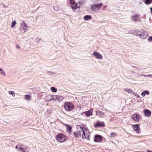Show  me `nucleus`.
Returning <instances> with one entry per match:
<instances>
[{
	"label": "nucleus",
	"instance_id": "1",
	"mask_svg": "<svg viewBox=\"0 0 152 152\" xmlns=\"http://www.w3.org/2000/svg\"><path fill=\"white\" fill-rule=\"evenodd\" d=\"M20 27L19 31L21 34H23L27 31L28 26L27 24L24 21L20 23Z\"/></svg>",
	"mask_w": 152,
	"mask_h": 152
},
{
	"label": "nucleus",
	"instance_id": "2",
	"mask_svg": "<svg viewBox=\"0 0 152 152\" xmlns=\"http://www.w3.org/2000/svg\"><path fill=\"white\" fill-rule=\"evenodd\" d=\"M64 107L65 109L67 111L72 110L74 108L73 105L69 102H65L64 104Z\"/></svg>",
	"mask_w": 152,
	"mask_h": 152
},
{
	"label": "nucleus",
	"instance_id": "3",
	"mask_svg": "<svg viewBox=\"0 0 152 152\" xmlns=\"http://www.w3.org/2000/svg\"><path fill=\"white\" fill-rule=\"evenodd\" d=\"M56 140L59 142H65L66 140L65 136L62 134H58L56 137Z\"/></svg>",
	"mask_w": 152,
	"mask_h": 152
},
{
	"label": "nucleus",
	"instance_id": "4",
	"mask_svg": "<svg viewBox=\"0 0 152 152\" xmlns=\"http://www.w3.org/2000/svg\"><path fill=\"white\" fill-rule=\"evenodd\" d=\"M102 3L99 4H94L91 7V9L93 11L96 12L102 7Z\"/></svg>",
	"mask_w": 152,
	"mask_h": 152
},
{
	"label": "nucleus",
	"instance_id": "5",
	"mask_svg": "<svg viewBox=\"0 0 152 152\" xmlns=\"http://www.w3.org/2000/svg\"><path fill=\"white\" fill-rule=\"evenodd\" d=\"M84 131H82V129L81 131H77V132H74V135L75 137L77 138H79L80 137H82V135L84 133Z\"/></svg>",
	"mask_w": 152,
	"mask_h": 152
},
{
	"label": "nucleus",
	"instance_id": "6",
	"mask_svg": "<svg viewBox=\"0 0 152 152\" xmlns=\"http://www.w3.org/2000/svg\"><path fill=\"white\" fill-rule=\"evenodd\" d=\"M132 118L134 121L138 122L140 118V115L138 114L134 113L132 115Z\"/></svg>",
	"mask_w": 152,
	"mask_h": 152
},
{
	"label": "nucleus",
	"instance_id": "7",
	"mask_svg": "<svg viewBox=\"0 0 152 152\" xmlns=\"http://www.w3.org/2000/svg\"><path fill=\"white\" fill-rule=\"evenodd\" d=\"M148 37L147 33L145 31L142 30L140 37L142 39H146Z\"/></svg>",
	"mask_w": 152,
	"mask_h": 152
},
{
	"label": "nucleus",
	"instance_id": "8",
	"mask_svg": "<svg viewBox=\"0 0 152 152\" xmlns=\"http://www.w3.org/2000/svg\"><path fill=\"white\" fill-rule=\"evenodd\" d=\"M102 139V137L101 135L96 134L95 136L94 140L95 142H99L101 141Z\"/></svg>",
	"mask_w": 152,
	"mask_h": 152
},
{
	"label": "nucleus",
	"instance_id": "9",
	"mask_svg": "<svg viewBox=\"0 0 152 152\" xmlns=\"http://www.w3.org/2000/svg\"><path fill=\"white\" fill-rule=\"evenodd\" d=\"M93 55L95 57V58H97L99 59H102V56L101 54L98 53L96 52H95L93 53Z\"/></svg>",
	"mask_w": 152,
	"mask_h": 152
},
{
	"label": "nucleus",
	"instance_id": "10",
	"mask_svg": "<svg viewBox=\"0 0 152 152\" xmlns=\"http://www.w3.org/2000/svg\"><path fill=\"white\" fill-rule=\"evenodd\" d=\"M133 128L137 133H140V128H139V125L138 124L134 125L133 126Z\"/></svg>",
	"mask_w": 152,
	"mask_h": 152
},
{
	"label": "nucleus",
	"instance_id": "11",
	"mask_svg": "<svg viewBox=\"0 0 152 152\" xmlns=\"http://www.w3.org/2000/svg\"><path fill=\"white\" fill-rule=\"evenodd\" d=\"M96 112V115H98V116L100 117H102L105 115V114L103 112L97 110Z\"/></svg>",
	"mask_w": 152,
	"mask_h": 152
},
{
	"label": "nucleus",
	"instance_id": "12",
	"mask_svg": "<svg viewBox=\"0 0 152 152\" xmlns=\"http://www.w3.org/2000/svg\"><path fill=\"white\" fill-rule=\"evenodd\" d=\"M144 112L145 116L147 117L150 116L151 114V112L147 109L145 110Z\"/></svg>",
	"mask_w": 152,
	"mask_h": 152
},
{
	"label": "nucleus",
	"instance_id": "13",
	"mask_svg": "<svg viewBox=\"0 0 152 152\" xmlns=\"http://www.w3.org/2000/svg\"><path fill=\"white\" fill-rule=\"evenodd\" d=\"M92 110H90L88 111L85 112V113L87 116L88 117L92 115Z\"/></svg>",
	"mask_w": 152,
	"mask_h": 152
},
{
	"label": "nucleus",
	"instance_id": "14",
	"mask_svg": "<svg viewBox=\"0 0 152 152\" xmlns=\"http://www.w3.org/2000/svg\"><path fill=\"white\" fill-rule=\"evenodd\" d=\"M82 137L83 139H87L89 140V135L88 134H85V132L84 131V133L82 135Z\"/></svg>",
	"mask_w": 152,
	"mask_h": 152
},
{
	"label": "nucleus",
	"instance_id": "15",
	"mask_svg": "<svg viewBox=\"0 0 152 152\" xmlns=\"http://www.w3.org/2000/svg\"><path fill=\"white\" fill-rule=\"evenodd\" d=\"M54 97L56 98V100L60 102L62 101L64 99L63 97L62 96H56L55 95Z\"/></svg>",
	"mask_w": 152,
	"mask_h": 152
},
{
	"label": "nucleus",
	"instance_id": "16",
	"mask_svg": "<svg viewBox=\"0 0 152 152\" xmlns=\"http://www.w3.org/2000/svg\"><path fill=\"white\" fill-rule=\"evenodd\" d=\"M95 126L96 127L104 126V123L103 122H97Z\"/></svg>",
	"mask_w": 152,
	"mask_h": 152
},
{
	"label": "nucleus",
	"instance_id": "17",
	"mask_svg": "<svg viewBox=\"0 0 152 152\" xmlns=\"http://www.w3.org/2000/svg\"><path fill=\"white\" fill-rule=\"evenodd\" d=\"M92 17L90 15H86L84 17L83 19L85 20H88L91 19Z\"/></svg>",
	"mask_w": 152,
	"mask_h": 152
},
{
	"label": "nucleus",
	"instance_id": "18",
	"mask_svg": "<svg viewBox=\"0 0 152 152\" xmlns=\"http://www.w3.org/2000/svg\"><path fill=\"white\" fill-rule=\"evenodd\" d=\"M76 127L77 129V131H81L82 129V131H84L83 129V126H82L78 125Z\"/></svg>",
	"mask_w": 152,
	"mask_h": 152
},
{
	"label": "nucleus",
	"instance_id": "19",
	"mask_svg": "<svg viewBox=\"0 0 152 152\" xmlns=\"http://www.w3.org/2000/svg\"><path fill=\"white\" fill-rule=\"evenodd\" d=\"M15 148L17 149L18 150L20 151V150H21L22 151V149L23 148V147H22L21 145H17L16 147Z\"/></svg>",
	"mask_w": 152,
	"mask_h": 152
},
{
	"label": "nucleus",
	"instance_id": "20",
	"mask_svg": "<svg viewBox=\"0 0 152 152\" xmlns=\"http://www.w3.org/2000/svg\"><path fill=\"white\" fill-rule=\"evenodd\" d=\"M54 96L55 95L53 96H51L49 95L48 96L50 97V99L49 100H48V101H50L52 100H56V98L55 97H54Z\"/></svg>",
	"mask_w": 152,
	"mask_h": 152
},
{
	"label": "nucleus",
	"instance_id": "21",
	"mask_svg": "<svg viewBox=\"0 0 152 152\" xmlns=\"http://www.w3.org/2000/svg\"><path fill=\"white\" fill-rule=\"evenodd\" d=\"M124 91L126 92H128L129 93H131L133 92L132 90L131 89H124Z\"/></svg>",
	"mask_w": 152,
	"mask_h": 152
},
{
	"label": "nucleus",
	"instance_id": "22",
	"mask_svg": "<svg viewBox=\"0 0 152 152\" xmlns=\"http://www.w3.org/2000/svg\"><path fill=\"white\" fill-rule=\"evenodd\" d=\"M71 7L73 10H75L77 7V5L76 4L74 5L72 4Z\"/></svg>",
	"mask_w": 152,
	"mask_h": 152
},
{
	"label": "nucleus",
	"instance_id": "23",
	"mask_svg": "<svg viewBox=\"0 0 152 152\" xmlns=\"http://www.w3.org/2000/svg\"><path fill=\"white\" fill-rule=\"evenodd\" d=\"M152 2V0H145V3L146 4H149Z\"/></svg>",
	"mask_w": 152,
	"mask_h": 152
},
{
	"label": "nucleus",
	"instance_id": "24",
	"mask_svg": "<svg viewBox=\"0 0 152 152\" xmlns=\"http://www.w3.org/2000/svg\"><path fill=\"white\" fill-rule=\"evenodd\" d=\"M16 24V22L15 21H13L11 24V28H13Z\"/></svg>",
	"mask_w": 152,
	"mask_h": 152
},
{
	"label": "nucleus",
	"instance_id": "25",
	"mask_svg": "<svg viewBox=\"0 0 152 152\" xmlns=\"http://www.w3.org/2000/svg\"><path fill=\"white\" fill-rule=\"evenodd\" d=\"M51 90L53 92H57V89L54 87H53L51 88Z\"/></svg>",
	"mask_w": 152,
	"mask_h": 152
},
{
	"label": "nucleus",
	"instance_id": "26",
	"mask_svg": "<svg viewBox=\"0 0 152 152\" xmlns=\"http://www.w3.org/2000/svg\"><path fill=\"white\" fill-rule=\"evenodd\" d=\"M132 18L134 21H136L138 20V18L137 16H133Z\"/></svg>",
	"mask_w": 152,
	"mask_h": 152
},
{
	"label": "nucleus",
	"instance_id": "27",
	"mask_svg": "<svg viewBox=\"0 0 152 152\" xmlns=\"http://www.w3.org/2000/svg\"><path fill=\"white\" fill-rule=\"evenodd\" d=\"M22 151L24 152H29L28 150L26 147L24 148H23Z\"/></svg>",
	"mask_w": 152,
	"mask_h": 152
},
{
	"label": "nucleus",
	"instance_id": "28",
	"mask_svg": "<svg viewBox=\"0 0 152 152\" xmlns=\"http://www.w3.org/2000/svg\"><path fill=\"white\" fill-rule=\"evenodd\" d=\"M141 32H142V30L141 31H137V32L136 33L137 35L140 37V34L141 33Z\"/></svg>",
	"mask_w": 152,
	"mask_h": 152
},
{
	"label": "nucleus",
	"instance_id": "29",
	"mask_svg": "<svg viewBox=\"0 0 152 152\" xmlns=\"http://www.w3.org/2000/svg\"><path fill=\"white\" fill-rule=\"evenodd\" d=\"M9 93L11 95H12L13 96H15V92L13 91H9Z\"/></svg>",
	"mask_w": 152,
	"mask_h": 152
},
{
	"label": "nucleus",
	"instance_id": "30",
	"mask_svg": "<svg viewBox=\"0 0 152 152\" xmlns=\"http://www.w3.org/2000/svg\"><path fill=\"white\" fill-rule=\"evenodd\" d=\"M25 97L26 98V99L27 100H29L30 99L31 96H30V95H26Z\"/></svg>",
	"mask_w": 152,
	"mask_h": 152
},
{
	"label": "nucleus",
	"instance_id": "31",
	"mask_svg": "<svg viewBox=\"0 0 152 152\" xmlns=\"http://www.w3.org/2000/svg\"><path fill=\"white\" fill-rule=\"evenodd\" d=\"M110 136L111 137H114L116 136V134L115 133L112 132L111 133Z\"/></svg>",
	"mask_w": 152,
	"mask_h": 152
},
{
	"label": "nucleus",
	"instance_id": "32",
	"mask_svg": "<svg viewBox=\"0 0 152 152\" xmlns=\"http://www.w3.org/2000/svg\"><path fill=\"white\" fill-rule=\"evenodd\" d=\"M70 3L71 4L73 5L75 4V1H74V0H70Z\"/></svg>",
	"mask_w": 152,
	"mask_h": 152
},
{
	"label": "nucleus",
	"instance_id": "33",
	"mask_svg": "<svg viewBox=\"0 0 152 152\" xmlns=\"http://www.w3.org/2000/svg\"><path fill=\"white\" fill-rule=\"evenodd\" d=\"M143 91L144 92L145 94V95L146 94L148 95H149V94H150V93H149V91H148L145 90V91Z\"/></svg>",
	"mask_w": 152,
	"mask_h": 152
},
{
	"label": "nucleus",
	"instance_id": "34",
	"mask_svg": "<svg viewBox=\"0 0 152 152\" xmlns=\"http://www.w3.org/2000/svg\"><path fill=\"white\" fill-rule=\"evenodd\" d=\"M148 40L149 42H152V36L148 38Z\"/></svg>",
	"mask_w": 152,
	"mask_h": 152
},
{
	"label": "nucleus",
	"instance_id": "35",
	"mask_svg": "<svg viewBox=\"0 0 152 152\" xmlns=\"http://www.w3.org/2000/svg\"><path fill=\"white\" fill-rule=\"evenodd\" d=\"M67 129L69 130V132L71 131L72 127L70 126H68Z\"/></svg>",
	"mask_w": 152,
	"mask_h": 152
},
{
	"label": "nucleus",
	"instance_id": "36",
	"mask_svg": "<svg viewBox=\"0 0 152 152\" xmlns=\"http://www.w3.org/2000/svg\"><path fill=\"white\" fill-rule=\"evenodd\" d=\"M54 9L55 10H58V8L56 6H54Z\"/></svg>",
	"mask_w": 152,
	"mask_h": 152
},
{
	"label": "nucleus",
	"instance_id": "37",
	"mask_svg": "<svg viewBox=\"0 0 152 152\" xmlns=\"http://www.w3.org/2000/svg\"><path fill=\"white\" fill-rule=\"evenodd\" d=\"M141 95L143 96L144 97L145 96V94L144 92V91L142 92L141 94Z\"/></svg>",
	"mask_w": 152,
	"mask_h": 152
},
{
	"label": "nucleus",
	"instance_id": "38",
	"mask_svg": "<svg viewBox=\"0 0 152 152\" xmlns=\"http://www.w3.org/2000/svg\"><path fill=\"white\" fill-rule=\"evenodd\" d=\"M1 72H0V73H1V74H2V75L5 76V73L3 72L1 70Z\"/></svg>",
	"mask_w": 152,
	"mask_h": 152
},
{
	"label": "nucleus",
	"instance_id": "39",
	"mask_svg": "<svg viewBox=\"0 0 152 152\" xmlns=\"http://www.w3.org/2000/svg\"><path fill=\"white\" fill-rule=\"evenodd\" d=\"M140 75L142 76H147V75H143V74H141Z\"/></svg>",
	"mask_w": 152,
	"mask_h": 152
},
{
	"label": "nucleus",
	"instance_id": "40",
	"mask_svg": "<svg viewBox=\"0 0 152 152\" xmlns=\"http://www.w3.org/2000/svg\"><path fill=\"white\" fill-rule=\"evenodd\" d=\"M147 152H152V151L148 150H147Z\"/></svg>",
	"mask_w": 152,
	"mask_h": 152
},
{
	"label": "nucleus",
	"instance_id": "41",
	"mask_svg": "<svg viewBox=\"0 0 152 152\" xmlns=\"http://www.w3.org/2000/svg\"><path fill=\"white\" fill-rule=\"evenodd\" d=\"M151 75H147V76H148L149 77H151Z\"/></svg>",
	"mask_w": 152,
	"mask_h": 152
},
{
	"label": "nucleus",
	"instance_id": "42",
	"mask_svg": "<svg viewBox=\"0 0 152 152\" xmlns=\"http://www.w3.org/2000/svg\"><path fill=\"white\" fill-rule=\"evenodd\" d=\"M150 10L151 11V13H152V7L150 8Z\"/></svg>",
	"mask_w": 152,
	"mask_h": 152
},
{
	"label": "nucleus",
	"instance_id": "43",
	"mask_svg": "<svg viewBox=\"0 0 152 152\" xmlns=\"http://www.w3.org/2000/svg\"><path fill=\"white\" fill-rule=\"evenodd\" d=\"M17 48H19V47H18V45H17Z\"/></svg>",
	"mask_w": 152,
	"mask_h": 152
},
{
	"label": "nucleus",
	"instance_id": "44",
	"mask_svg": "<svg viewBox=\"0 0 152 152\" xmlns=\"http://www.w3.org/2000/svg\"><path fill=\"white\" fill-rule=\"evenodd\" d=\"M132 66L133 67H136L135 66H134V65H133V66H132Z\"/></svg>",
	"mask_w": 152,
	"mask_h": 152
},
{
	"label": "nucleus",
	"instance_id": "45",
	"mask_svg": "<svg viewBox=\"0 0 152 152\" xmlns=\"http://www.w3.org/2000/svg\"><path fill=\"white\" fill-rule=\"evenodd\" d=\"M132 66L133 67H136L135 66H134V65H133V66H132Z\"/></svg>",
	"mask_w": 152,
	"mask_h": 152
},
{
	"label": "nucleus",
	"instance_id": "46",
	"mask_svg": "<svg viewBox=\"0 0 152 152\" xmlns=\"http://www.w3.org/2000/svg\"><path fill=\"white\" fill-rule=\"evenodd\" d=\"M138 96L139 98V97H140V96L138 95V96Z\"/></svg>",
	"mask_w": 152,
	"mask_h": 152
},
{
	"label": "nucleus",
	"instance_id": "47",
	"mask_svg": "<svg viewBox=\"0 0 152 152\" xmlns=\"http://www.w3.org/2000/svg\"><path fill=\"white\" fill-rule=\"evenodd\" d=\"M1 71V69H0V71Z\"/></svg>",
	"mask_w": 152,
	"mask_h": 152
},
{
	"label": "nucleus",
	"instance_id": "48",
	"mask_svg": "<svg viewBox=\"0 0 152 152\" xmlns=\"http://www.w3.org/2000/svg\"><path fill=\"white\" fill-rule=\"evenodd\" d=\"M151 77H152V75H151Z\"/></svg>",
	"mask_w": 152,
	"mask_h": 152
}]
</instances>
